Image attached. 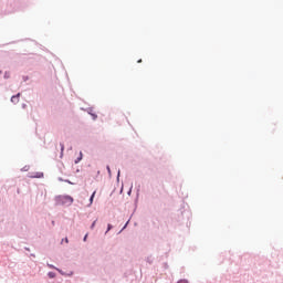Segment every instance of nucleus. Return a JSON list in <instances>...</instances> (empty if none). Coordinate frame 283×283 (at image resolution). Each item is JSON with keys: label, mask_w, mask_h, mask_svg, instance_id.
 Returning <instances> with one entry per match:
<instances>
[{"label": "nucleus", "mask_w": 283, "mask_h": 283, "mask_svg": "<svg viewBox=\"0 0 283 283\" xmlns=\"http://www.w3.org/2000/svg\"><path fill=\"white\" fill-rule=\"evenodd\" d=\"M55 201L57 206H72L74 199L69 195H60L55 197Z\"/></svg>", "instance_id": "nucleus-1"}, {"label": "nucleus", "mask_w": 283, "mask_h": 283, "mask_svg": "<svg viewBox=\"0 0 283 283\" xmlns=\"http://www.w3.org/2000/svg\"><path fill=\"white\" fill-rule=\"evenodd\" d=\"M19 97H20V93H18L17 95H13V96L11 97V103L18 104V103H19Z\"/></svg>", "instance_id": "nucleus-2"}, {"label": "nucleus", "mask_w": 283, "mask_h": 283, "mask_svg": "<svg viewBox=\"0 0 283 283\" xmlns=\"http://www.w3.org/2000/svg\"><path fill=\"white\" fill-rule=\"evenodd\" d=\"M30 178H43V172H35L34 175H31Z\"/></svg>", "instance_id": "nucleus-3"}, {"label": "nucleus", "mask_w": 283, "mask_h": 283, "mask_svg": "<svg viewBox=\"0 0 283 283\" xmlns=\"http://www.w3.org/2000/svg\"><path fill=\"white\" fill-rule=\"evenodd\" d=\"M29 168H30L29 165H25L24 167L21 168V171L27 172L29 171Z\"/></svg>", "instance_id": "nucleus-4"}, {"label": "nucleus", "mask_w": 283, "mask_h": 283, "mask_svg": "<svg viewBox=\"0 0 283 283\" xmlns=\"http://www.w3.org/2000/svg\"><path fill=\"white\" fill-rule=\"evenodd\" d=\"M60 146H61V158H62L63 157V153H64V144L61 143Z\"/></svg>", "instance_id": "nucleus-5"}, {"label": "nucleus", "mask_w": 283, "mask_h": 283, "mask_svg": "<svg viewBox=\"0 0 283 283\" xmlns=\"http://www.w3.org/2000/svg\"><path fill=\"white\" fill-rule=\"evenodd\" d=\"M95 195H96V191H94L93 195H92L91 198H90V203H91V205L93 203V200H94Z\"/></svg>", "instance_id": "nucleus-6"}, {"label": "nucleus", "mask_w": 283, "mask_h": 283, "mask_svg": "<svg viewBox=\"0 0 283 283\" xmlns=\"http://www.w3.org/2000/svg\"><path fill=\"white\" fill-rule=\"evenodd\" d=\"M82 160V153H80V157L75 160V164H78Z\"/></svg>", "instance_id": "nucleus-7"}, {"label": "nucleus", "mask_w": 283, "mask_h": 283, "mask_svg": "<svg viewBox=\"0 0 283 283\" xmlns=\"http://www.w3.org/2000/svg\"><path fill=\"white\" fill-rule=\"evenodd\" d=\"M178 283H188V281H186V279H182L181 281H178Z\"/></svg>", "instance_id": "nucleus-8"}, {"label": "nucleus", "mask_w": 283, "mask_h": 283, "mask_svg": "<svg viewBox=\"0 0 283 283\" xmlns=\"http://www.w3.org/2000/svg\"><path fill=\"white\" fill-rule=\"evenodd\" d=\"M63 241H64L65 243H69V239H67V238L62 239V243H63Z\"/></svg>", "instance_id": "nucleus-9"}, {"label": "nucleus", "mask_w": 283, "mask_h": 283, "mask_svg": "<svg viewBox=\"0 0 283 283\" xmlns=\"http://www.w3.org/2000/svg\"><path fill=\"white\" fill-rule=\"evenodd\" d=\"M95 224H96V221H94V222L92 223L91 228L93 229V228L95 227Z\"/></svg>", "instance_id": "nucleus-10"}, {"label": "nucleus", "mask_w": 283, "mask_h": 283, "mask_svg": "<svg viewBox=\"0 0 283 283\" xmlns=\"http://www.w3.org/2000/svg\"><path fill=\"white\" fill-rule=\"evenodd\" d=\"M112 229V224L108 223V228H107V231H109Z\"/></svg>", "instance_id": "nucleus-11"}, {"label": "nucleus", "mask_w": 283, "mask_h": 283, "mask_svg": "<svg viewBox=\"0 0 283 283\" xmlns=\"http://www.w3.org/2000/svg\"><path fill=\"white\" fill-rule=\"evenodd\" d=\"M87 240V233L85 234V237H84V242Z\"/></svg>", "instance_id": "nucleus-12"}, {"label": "nucleus", "mask_w": 283, "mask_h": 283, "mask_svg": "<svg viewBox=\"0 0 283 283\" xmlns=\"http://www.w3.org/2000/svg\"><path fill=\"white\" fill-rule=\"evenodd\" d=\"M8 77H9V75L6 73L4 78H8Z\"/></svg>", "instance_id": "nucleus-13"}, {"label": "nucleus", "mask_w": 283, "mask_h": 283, "mask_svg": "<svg viewBox=\"0 0 283 283\" xmlns=\"http://www.w3.org/2000/svg\"><path fill=\"white\" fill-rule=\"evenodd\" d=\"M8 77H9V75L6 73L4 78H8Z\"/></svg>", "instance_id": "nucleus-14"}, {"label": "nucleus", "mask_w": 283, "mask_h": 283, "mask_svg": "<svg viewBox=\"0 0 283 283\" xmlns=\"http://www.w3.org/2000/svg\"><path fill=\"white\" fill-rule=\"evenodd\" d=\"M138 63H142V59H140V60H138Z\"/></svg>", "instance_id": "nucleus-15"}, {"label": "nucleus", "mask_w": 283, "mask_h": 283, "mask_svg": "<svg viewBox=\"0 0 283 283\" xmlns=\"http://www.w3.org/2000/svg\"><path fill=\"white\" fill-rule=\"evenodd\" d=\"M0 74H2V71H0Z\"/></svg>", "instance_id": "nucleus-16"}]
</instances>
